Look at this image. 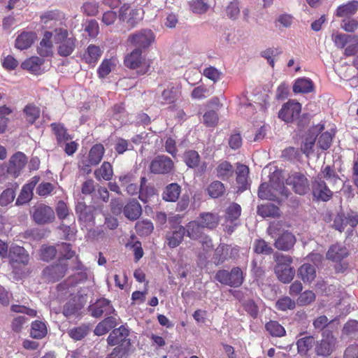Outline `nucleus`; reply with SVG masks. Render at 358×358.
<instances>
[{
  "label": "nucleus",
  "mask_w": 358,
  "mask_h": 358,
  "mask_svg": "<svg viewBox=\"0 0 358 358\" xmlns=\"http://www.w3.org/2000/svg\"><path fill=\"white\" fill-rule=\"evenodd\" d=\"M173 169V162L168 157L162 155L157 157L150 164V170L155 173H167Z\"/></svg>",
  "instance_id": "13"
},
{
  "label": "nucleus",
  "mask_w": 358,
  "mask_h": 358,
  "mask_svg": "<svg viewBox=\"0 0 358 358\" xmlns=\"http://www.w3.org/2000/svg\"><path fill=\"white\" fill-rule=\"evenodd\" d=\"M301 110V106L299 103L289 101L282 106L278 117L286 122H291L299 117Z\"/></svg>",
  "instance_id": "12"
},
{
  "label": "nucleus",
  "mask_w": 358,
  "mask_h": 358,
  "mask_svg": "<svg viewBox=\"0 0 358 358\" xmlns=\"http://www.w3.org/2000/svg\"><path fill=\"white\" fill-rule=\"evenodd\" d=\"M87 327L81 326L69 329L68 334L73 340L79 341L87 335Z\"/></svg>",
  "instance_id": "58"
},
{
  "label": "nucleus",
  "mask_w": 358,
  "mask_h": 358,
  "mask_svg": "<svg viewBox=\"0 0 358 358\" xmlns=\"http://www.w3.org/2000/svg\"><path fill=\"white\" fill-rule=\"evenodd\" d=\"M200 157L197 152L188 150L184 154V161L189 168H196L199 166Z\"/></svg>",
  "instance_id": "50"
},
{
  "label": "nucleus",
  "mask_w": 358,
  "mask_h": 358,
  "mask_svg": "<svg viewBox=\"0 0 358 358\" xmlns=\"http://www.w3.org/2000/svg\"><path fill=\"white\" fill-rule=\"evenodd\" d=\"M90 308L92 312V315L94 317L108 315L115 311V309L110 305V301L106 299H100L97 300L94 304L90 306Z\"/></svg>",
  "instance_id": "17"
},
{
  "label": "nucleus",
  "mask_w": 358,
  "mask_h": 358,
  "mask_svg": "<svg viewBox=\"0 0 358 358\" xmlns=\"http://www.w3.org/2000/svg\"><path fill=\"white\" fill-rule=\"evenodd\" d=\"M8 258L11 263L27 264L29 262V255L24 248L18 245H12L8 252Z\"/></svg>",
  "instance_id": "22"
},
{
  "label": "nucleus",
  "mask_w": 358,
  "mask_h": 358,
  "mask_svg": "<svg viewBox=\"0 0 358 358\" xmlns=\"http://www.w3.org/2000/svg\"><path fill=\"white\" fill-rule=\"evenodd\" d=\"M54 43L58 45L59 55L64 57L70 55L76 46V38L62 26L54 29Z\"/></svg>",
  "instance_id": "1"
},
{
  "label": "nucleus",
  "mask_w": 358,
  "mask_h": 358,
  "mask_svg": "<svg viewBox=\"0 0 358 358\" xmlns=\"http://www.w3.org/2000/svg\"><path fill=\"white\" fill-rule=\"evenodd\" d=\"M40 178L34 176L30 179L28 183L22 187L21 192L17 199L16 204L22 205L28 203L32 198L33 189L38 182Z\"/></svg>",
  "instance_id": "19"
},
{
  "label": "nucleus",
  "mask_w": 358,
  "mask_h": 358,
  "mask_svg": "<svg viewBox=\"0 0 358 358\" xmlns=\"http://www.w3.org/2000/svg\"><path fill=\"white\" fill-rule=\"evenodd\" d=\"M203 228L201 222H190L186 227L187 235L192 239H199L201 238Z\"/></svg>",
  "instance_id": "44"
},
{
  "label": "nucleus",
  "mask_w": 358,
  "mask_h": 358,
  "mask_svg": "<svg viewBox=\"0 0 358 358\" xmlns=\"http://www.w3.org/2000/svg\"><path fill=\"white\" fill-rule=\"evenodd\" d=\"M155 36L150 29H143L129 36V41L136 48H148L155 41Z\"/></svg>",
  "instance_id": "7"
},
{
  "label": "nucleus",
  "mask_w": 358,
  "mask_h": 358,
  "mask_svg": "<svg viewBox=\"0 0 358 358\" xmlns=\"http://www.w3.org/2000/svg\"><path fill=\"white\" fill-rule=\"evenodd\" d=\"M59 144L64 143L71 139L70 136L67 134L66 129L62 124L52 123L50 125Z\"/></svg>",
  "instance_id": "43"
},
{
  "label": "nucleus",
  "mask_w": 358,
  "mask_h": 358,
  "mask_svg": "<svg viewBox=\"0 0 358 358\" xmlns=\"http://www.w3.org/2000/svg\"><path fill=\"white\" fill-rule=\"evenodd\" d=\"M242 145V138L239 131L234 130L229 135V145L231 149L239 148Z\"/></svg>",
  "instance_id": "63"
},
{
  "label": "nucleus",
  "mask_w": 358,
  "mask_h": 358,
  "mask_svg": "<svg viewBox=\"0 0 358 358\" xmlns=\"http://www.w3.org/2000/svg\"><path fill=\"white\" fill-rule=\"evenodd\" d=\"M296 242L294 236L289 232H285L275 242V247L280 250H289Z\"/></svg>",
  "instance_id": "28"
},
{
  "label": "nucleus",
  "mask_w": 358,
  "mask_h": 358,
  "mask_svg": "<svg viewBox=\"0 0 358 358\" xmlns=\"http://www.w3.org/2000/svg\"><path fill=\"white\" fill-rule=\"evenodd\" d=\"M298 275L304 282H311L316 278L315 266L310 264H303L298 269Z\"/></svg>",
  "instance_id": "30"
},
{
  "label": "nucleus",
  "mask_w": 358,
  "mask_h": 358,
  "mask_svg": "<svg viewBox=\"0 0 358 358\" xmlns=\"http://www.w3.org/2000/svg\"><path fill=\"white\" fill-rule=\"evenodd\" d=\"M129 330L124 326L115 329L107 338L108 344L110 345H118L116 348H125L131 350L130 339L128 338Z\"/></svg>",
  "instance_id": "5"
},
{
  "label": "nucleus",
  "mask_w": 358,
  "mask_h": 358,
  "mask_svg": "<svg viewBox=\"0 0 358 358\" xmlns=\"http://www.w3.org/2000/svg\"><path fill=\"white\" fill-rule=\"evenodd\" d=\"M314 338L313 336H306L299 339L296 342L299 353L305 355L313 346Z\"/></svg>",
  "instance_id": "48"
},
{
  "label": "nucleus",
  "mask_w": 358,
  "mask_h": 358,
  "mask_svg": "<svg viewBox=\"0 0 358 358\" xmlns=\"http://www.w3.org/2000/svg\"><path fill=\"white\" fill-rule=\"evenodd\" d=\"M348 255V249L341 244L332 245L328 250L326 258L334 262H339Z\"/></svg>",
  "instance_id": "24"
},
{
  "label": "nucleus",
  "mask_w": 358,
  "mask_h": 358,
  "mask_svg": "<svg viewBox=\"0 0 358 358\" xmlns=\"http://www.w3.org/2000/svg\"><path fill=\"white\" fill-rule=\"evenodd\" d=\"M313 86L310 79L301 78L295 81L293 85V91L294 93H308L313 91Z\"/></svg>",
  "instance_id": "35"
},
{
  "label": "nucleus",
  "mask_w": 358,
  "mask_h": 358,
  "mask_svg": "<svg viewBox=\"0 0 358 358\" xmlns=\"http://www.w3.org/2000/svg\"><path fill=\"white\" fill-rule=\"evenodd\" d=\"M154 229L152 223L149 220L138 222L136 224V229L141 235L150 234Z\"/></svg>",
  "instance_id": "59"
},
{
  "label": "nucleus",
  "mask_w": 358,
  "mask_h": 358,
  "mask_svg": "<svg viewBox=\"0 0 358 358\" xmlns=\"http://www.w3.org/2000/svg\"><path fill=\"white\" fill-rule=\"evenodd\" d=\"M142 212L141 206L137 201H131L124 208V215L129 220H137Z\"/></svg>",
  "instance_id": "32"
},
{
  "label": "nucleus",
  "mask_w": 358,
  "mask_h": 358,
  "mask_svg": "<svg viewBox=\"0 0 358 358\" xmlns=\"http://www.w3.org/2000/svg\"><path fill=\"white\" fill-rule=\"evenodd\" d=\"M274 259L276 262L274 270L278 280L283 283L291 282L295 275V269L291 266L292 258L289 255L275 254Z\"/></svg>",
  "instance_id": "2"
},
{
  "label": "nucleus",
  "mask_w": 358,
  "mask_h": 358,
  "mask_svg": "<svg viewBox=\"0 0 358 358\" xmlns=\"http://www.w3.org/2000/svg\"><path fill=\"white\" fill-rule=\"evenodd\" d=\"M278 194H281L287 198L289 191L283 184L274 182L273 178L271 180L270 184L262 183L259 188L258 195L262 199L275 201Z\"/></svg>",
  "instance_id": "3"
},
{
  "label": "nucleus",
  "mask_w": 358,
  "mask_h": 358,
  "mask_svg": "<svg viewBox=\"0 0 358 358\" xmlns=\"http://www.w3.org/2000/svg\"><path fill=\"white\" fill-rule=\"evenodd\" d=\"M253 249L257 254L270 255L273 252V248L263 239L256 241Z\"/></svg>",
  "instance_id": "53"
},
{
  "label": "nucleus",
  "mask_w": 358,
  "mask_h": 358,
  "mask_svg": "<svg viewBox=\"0 0 358 358\" xmlns=\"http://www.w3.org/2000/svg\"><path fill=\"white\" fill-rule=\"evenodd\" d=\"M43 60L38 57H31L24 61L21 66L23 69H26L34 73H39Z\"/></svg>",
  "instance_id": "36"
},
{
  "label": "nucleus",
  "mask_w": 358,
  "mask_h": 358,
  "mask_svg": "<svg viewBox=\"0 0 358 358\" xmlns=\"http://www.w3.org/2000/svg\"><path fill=\"white\" fill-rule=\"evenodd\" d=\"M15 193L13 189L8 188L5 189L0 195V205L2 206H7L13 201Z\"/></svg>",
  "instance_id": "62"
},
{
  "label": "nucleus",
  "mask_w": 358,
  "mask_h": 358,
  "mask_svg": "<svg viewBox=\"0 0 358 358\" xmlns=\"http://www.w3.org/2000/svg\"><path fill=\"white\" fill-rule=\"evenodd\" d=\"M279 52L278 50L274 48H268L264 50H262L260 53V55L266 59L268 64L271 66L274 67L275 66V57L278 56Z\"/></svg>",
  "instance_id": "57"
},
{
  "label": "nucleus",
  "mask_w": 358,
  "mask_h": 358,
  "mask_svg": "<svg viewBox=\"0 0 358 358\" xmlns=\"http://www.w3.org/2000/svg\"><path fill=\"white\" fill-rule=\"evenodd\" d=\"M332 135L326 131L320 136L317 141V145L321 150H326L330 147Z\"/></svg>",
  "instance_id": "64"
},
{
  "label": "nucleus",
  "mask_w": 358,
  "mask_h": 358,
  "mask_svg": "<svg viewBox=\"0 0 358 358\" xmlns=\"http://www.w3.org/2000/svg\"><path fill=\"white\" fill-rule=\"evenodd\" d=\"M66 267L67 264L64 262L63 259H59V264L47 267L43 271V275L48 280L55 282L64 276L67 270Z\"/></svg>",
  "instance_id": "16"
},
{
  "label": "nucleus",
  "mask_w": 358,
  "mask_h": 358,
  "mask_svg": "<svg viewBox=\"0 0 358 358\" xmlns=\"http://www.w3.org/2000/svg\"><path fill=\"white\" fill-rule=\"evenodd\" d=\"M76 272L73 275L76 282H82L91 278L92 275L90 272L87 271L86 268H84L82 264L77 262L76 266L75 267Z\"/></svg>",
  "instance_id": "51"
},
{
  "label": "nucleus",
  "mask_w": 358,
  "mask_h": 358,
  "mask_svg": "<svg viewBox=\"0 0 358 358\" xmlns=\"http://www.w3.org/2000/svg\"><path fill=\"white\" fill-rule=\"evenodd\" d=\"M179 96V88L178 86L172 85H168L167 88L164 90L162 94L163 103H171L174 102Z\"/></svg>",
  "instance_id": "40"
},
{
  "label": "nucleus",
  "mask_w": 358,
  "mask_h": 358,
  "mask_svg": "<svg viewBox=\"0 0 358 358\" xmlns=\"http://www.w3.org/2000/svg\"><path fill=\"white\" fill-rule=\"evenodd\" d=\"M257 213L263 217H275L280 215L279 208L271 203L259 206Z\"/></svg>",
  "instance_id": "41"
},
{
  "label": "nucleus",
  "mask_w": 358,
  "mask_h": 358,
  "mask_svg": "<svg viewBox=\"0 0 358 358\" xmlns=\"http://www.w3.org/2000/svg\"><path fill=\"white\" fill-rule=\"evenodd\" d=\"M120 19L127 22L129 25L133 27L141 19L140 10L131 9L129 7L124 5L120 8Z\"/></svg>",
  "instance_id": "23"
},
{
  "label": "nucleus",
  "mask_w": 358,
  "mask_h": 358,
  "mask_svg": "<svg viewBox=\"0 0 358 358\" xmlns=\"http://www.w3.org/2000/svg\"><path fill=\"white\" fill-rule=\"evenodd\" d=\"M24 113L27 121L33 124L39 117L41 111L38 107L29 104L24 108Z\"/></svg>",
  "instance_id": "49"
},
{
  "label": "nucleus",
  "mask_w": 358,
  "mask_h": 358,
  "mask_svg": "<svg viewBox=\"0 0 358 358\" xmlns=\"http://www.w3.org/2000/svg\"><path fill=\"white\" fill-rule=\"evenodd\" d=\"M57 251L62 257L61 259H63L64 262H66L67 259H71L75 255V252L71 250L70 245L65 243L58 245Z\"/></svg>",
  "instance_id": "55"
},
{
  "label": "nucleus",
  "mask_w": 358,
  "mask_h": 358,
  "mask_svg": "<svg viewBox=\"0 0 358 358\" xmlns=\"http://www.w3.org/2000/svg\"><path fill=\"white\" fill-rule=\"evenodd\" d=\"M210 94L209 89L205 85H199L194 87L191 93V98L196 100H201L207 98Z\"/></svg>",
  "instance_id": "54"
},
{
  "label": "nucleus",
  "mask_w": 358,
  "mask_h": 358,
  "mask_svg": "<svg viewBox=\"0 0 358 358\" xmlns=\"http://www.w3.org/2000/svg\"><path fill=\"white\" fill-rule=\"evenodd\" d=\"M117 324V320L115 317H108L96 327L94 334L102 336Z\"/></svg>",
  "instance_id": "33"
},
{
  "label": "nucleus",
  "mask_w": 358,
  "mask_h": 358,
  "mask_svg": "<svg viewBox=\"0 0 358 358\" xmlns=\"http://www.w3.org/2000/svg\"><path fill=\"white\" fill-rule=\"evenodd\" d=\"M191 10L196 14L205 13L209 8V6L204 0H192L189 3Z\"/></svg>",
  "instance_id": "52"
},
{
  "label": "nucleus",
  "mask_w": 358,
  "mask_h": 358,
  "mask_svg": "<svg viewBox=\"0 0 358 358\" xmlns=\"http://www.w3.org/2000/svg\"><path fill=\"white\" fill-rule=\"evenodd\" d=\"M316 177H321V180H326L334 188L338 183L341 182L339 176L335 170L330 166H322L320 173Z\"/></svg>",
  "instance_id": "29"
},
{
  "label": "nucleus",
  "mask_w": 358,
  "mask_h": 358,
  "mask_svg": "<svg viewBox=\"0 0 358 358\" xmlns=\"http://www.w3.org/2000/svg\"><path fill=\"white\" fill-rule=\"evenodd\" d=\"M64 18V14L59 10H50L43 13L41 15V22L45 24L47 27L50 24V27L53 25L54 29L59 27L58 25H61L62 20Z\"/></svg>",
  "instance_id": "25"
},
{
  "label": "nucleus",
  "mask_w": 358,
  "mask_h": 358,
  "mask_svg": "<svg viewBox=\"0 0 358 358\" xmlns=\"http://www.w3.org/2000/svg\"><path fill=\"white\" fill-rule=\"evenodd\" d=\"M266 331L275 337H282L286 334L285 328L276 321H270L265 325Z\"/></svg>",
  "instance_id": "45"
},
{
  "label": "nucleus",
  "mask_w": 358,
  "mask_h": 358,
  "mask_svg": "<svg viewBox=\"0 0 358 358\" xmlns=\"http://www.w3.org/2000/svg\"><path fill=\"white\" fill-rule=\"evenodd\" d=\"M102 50L99 46L90 45L84 54V59L88 64H95L100 58Z\"/></svg>",
  "instance_id": "39"
},
{
  "label": "nucleus",
  "mask_w": 358,
  "mask_h": 358,
  "mask_svg": "<svg viewBox=\"0 0 358 358\" xmlns=\"http://www.w3.org/2000/svg\"><path fill=\"white\" fill-rule=\"evenodd\" d=\"M185 232L182 226L174 227L166 234L167 244L170 248H176L182 242Z\"/></svg>",
  "instance_id": "26"
},
{
  "label": "nucleus",
  "mask_w": 358,
  "mask_h": 358,
  "mask_svg": "<svg viewBox=\"0 0 358 358\" xmlns=\"http://www.w3.org/2000/svg\"><path fill=\"white\" fill-rule=\"evenodd\" d=\"M249 169L247 166L239 164L236 169V183L238 185V191L243 192L248 187V176Z\"/></svg>",
  "instance_id": "27"
},
{
  "label": "nucleus",
  "mask_w": 358,
  "mask_h": 358,
  "mask_svg": "<svg viewBox=\"0 0 358 358\" xmlns=\"http://www.w3.org/2000/svg\"><path fill=\"white\" fill-rule=\"evenodd\" d=\"M336 338L330 331H324L322 338L315 345V353L319 356L330 355L336 349Z\"/></svg>",
  "instance_id": "6"
},
{
  "label": "nucleus",
  "mask_w": 358,
  "mask_h": 358,
  "mask_svg": "<svg viewBox=\"0 0 358 358\" xmlns=\"http://www.w3.org/2000/svg\"><path fill=\"white\" fill-rule=\"evenodd\" d=\"M113 174V171L111 164L106 162L94 172L95 178L97 180L103 179L105 180H109L111 179Z\"/></svg>",
  "instance_id": "42"
},
{
  "label": "nucleus",
  "mask_w": 358,
  "mask_h": 358,
  "mask_svg": "<svg viewBox=\"0 0 358 358\" xmlns=\"http://www.w3.org/2000/svg\"><path fill=\"white\" fill-rule=\"evenodd\" d=\"M352 37L350 35L341 34H333L332 36L333 41L338 48H343L345 45L351 43Z\"/></svg>",
  "instance_id": "60"
},
{
  "label": "nucleus",
  "mask_w": 358,
  "mask_h": 358,
  "mask_svg": "<svg viewBox=\"0 0 358 358\" xmlns=\"http://www.w3.org/2000/svg\"><path fill=\"white\" fill-rule=\"evenodd\" d=\"M312 192L315 198L323 201H329L333 196V191L324 180H321V177H315L312 180Z\"/></svg>",
  "instance_id": "10"
},
{
  "label": "nucleus",
  "mask_w": 358,
  "mask_h": 358,
  "mask_svg": "<svg viewBox=\"0 0 358 358\" xmlns=\"http://www.w3.org/2000/svg\"><path fill=\"white\" fill-rule=\"evenodd\" d=\"M358 9V1L353 0L338 7L336 16L339 17H349L355 15Z\"/></svg>",
  "instance_id": "31"
},
{
  "label": "nucleus",
  "mask_w": 358,
  "mask_h": 358,
  "mask_svg": "<svg viewBox=\"0 0 358 358\" xmlns=\"http://www.w3.org/2000/svg\"><path fill=\"white\" fill-rule=\"evenodd\" d=\"M37 36L33 31H23L19 34L15 41V48L20 50H27L31 46Z\"/></svg>",
  "instance_id": "21"
},
{
  "label": "nucleus",
  "mask_w": 358,
  "mask_h": 358,
  "mask_svg": "<svg viewBox=\"0 0 358 358\" xmlns=\"http://www.w3.org/2000/svg\"><path fill=\"white\" fill-rule=\"evenodd\" d=\"M54 43V29L52 31H46L43 34V38L38 46V52L42 57H48L52 53Z\"/></svg>",
  "instance_id": "20"
},
{
  "label": "nucleus",
  "mask_w": 358,
  "mask_h": 358,
  "mask_svg": "<svg viewBox=\"0 0 358 358\" xmlns=\"http://www.w3.org/2000/svg\"><path fill=\"white\" fill-rule=\"evenodd\" d=\"M276 308L283 311L292 310L295 308V303L289 297L285 296L277 301Z\"/></svg>",
  "instance_id": "61"
},
{
  "label": "nucleus",
  "mask_w": 358,
  "mask_h": 358,
  "mask_svg": "<svg viewBox=\"0 0 358 358\" xmlns=\"http://www.w3.org/2000/svg\"><path fill=\"white\" fill-rule=\"evenodd\" d=\"M241 213V208L236 203H230L225 209V230L231 234L234 229L239 224V217Z\"/></svg>",
  "instance_id": "8"
},
{
  "label": "nucleus",
  "mask_w": 358,
  "mask_h": 358,
  "mask_svg": "<svg viewBox=\"0 0 358 358\" xmlns=\"http://www.w3.org/2000/svg\"><path fill=\"white\" fill-rule=\"evenodd\" d=\"M125 65L133 69H137L139 74H145L149 69L150 63L146 59L142 56L141 50L136 48L124 60Z\"/></svg>",
  "instance_id": "4"
},
{
  "label": "nucleus",
  "mask_w": 358,
  "mask_h": 358,
  "mask_svg": "<svg viewBox=\"0 0 358 358\" xmlns=\"http://www.w3.org/2000/svg\"><path fill=\"white\" fill-rule=\"evenodd\" d=\"M116 59L103 60L98 69V73L99 77L104 78L108 75L116 66Z\"/></svg>",
  "instance_id": "47"
},
{
  "label": "nucleus",
  "mask_w": 358,
  "mask_h": 358,
  "mask_svg": "<svg viewBox=\"0 0 358 358\" xmlns=\"http://www.w3.org/2000/svg\"><path fill=\"white\" fill-rule=\"evenodd\" d=\"M180 194V187L177 183L169 185L163 193V199L166 201L175 202Z\"/></svg>",
  "instance_id": "37"
},
{
  "label": "nucleus",
  "mask_w": 358,
  "mask_h": 358,
  "mask_svg": "<svg viewBox=\"0 0 358 358\" xmlns=\"http://www.w3.org/2000/svg\"><path fill=\"white\" fill-rule=\"evenodd\" d=\"M243 280V272L240 268H234L231 272L225 276V284L231 287L240 286Z\"/></svg>",
  "instance_id": "34"
},
{
  "label": "nucleus",
  "mask_w": 358,
  "mask_h": 358,
  "mask_svg": "<svg viewBox=\"0 0 358 358\" xmlns=\"http://www.w3.org/2000/svg\"><path fill=\"white\" fill-rule=\"evenodd\" d=\"M286 183L291 186L296 194L300 195L305 194L309 189V182L307 178L299 172L291 173L286 179Z\"/></svg>",
  "instance_id": "9"
},
{
  "label": "nucleus",
  "mask_w": 358,
  "mask_h": 358,
  "mask_svg": "<svg viewBox=\"0 0 358 358\" xmlns=\"http://www.w3.org/2000/svg\"><path fill=\"white\" fill-rule=\"evenodd\" d=\"M81 10L88 16H94L98 13L99 6L94 1H87L83 4Z\"/></svg>",
  "instance_id": "56"
},
{
  "label": "nucleus",
  "mask_w": 358,
  "mask_h": 358,
  "mask_svg": "<svg viewBox=\"0 0 358 358\" xmlns=\"http://www.w3.org/2000/svg\"><path fill=\"white\" fill-rule=\"evenodd\" d=\"M33 218L38 224H45L52 222L55 219V213L52 208L40 205L34 208Z\"/></svg>",
  "instance_id": "15"
},
{
  "label": "nucleus",
  "mask_w": 358,
  "mask_h": 358,
  "mask_svg": "<svg viewBox=\"0 0 358 358\" xmlns=\"http://www.w3.org/2000/svg\"><path fill=\"white\" fill-rule=\"evenodd\" d=\"M324 129L323 124H317L309 129L308 133L305 138L303 145L301 147V150L306 156H309L313 152V148L315 146V142L319 133Z\"/></svg>",
  "instance_id": "14"
},
{
  "label": "nucleus",
  "mask_w": 358,
  "mask_h": 358,
  "mask_svg": "<svg viewBox=\"0 0 358 358\" xmlns=\"http://www.w3.org/2000/svg\"><path fill=\"white\" fill-rule=\"evenodd\" d=\"M27 162V159L24 154L20 152L15 153L10 157L9 160L8 172L15 177L17 176L20 174L21 170L26 165Z\"/></svg>",
  "instance_id": "18"
},
{
  "label": "nucleus",
  "mask_w": 358,
  "mask_h": 358,
  "mask_svg": "<svg viewBox=\"0 0 358 358\" xmlns=\"http://www.w3.org/2000/svg\"><path fill=\"white\" fill-rule=\"evenodd\" d=\"M47 327L45 324L39 320H36L31 323L30 335L36 339H41L47 334Z\"/></svg>",
  "instance_id": "38"
},
{
  "label": "nucleus",
  "mask_w": 358,
  "mask_h": 358,
  "mask_svg": "<svg viewBox=\"0 0 358 358\" xmlns=\"http://www.w3.org/2000/svg\"><path fill=\"white\" fill-rule=\"evenodd\" d=\"M199 222L201 223L203 227L213 229L217 225L218 218L212 213H203L201 215Z\"/></svg>",
  "instance_id": "46"
},
{
  "label": "nucleus",
  "mask_w": 358,
  "mask_h": 358,
  "mask_svg": "<svg viewBox=\"0 0 358 358\" xmlns=\"http://www.w3.org/2000/svg\"><path fill=\"white\" fill-rule=\"evenodd\" d=\"M104 148L101 144L94 145L89 153L88 160H82L80 162L79 166L82 170H84L87 173L91 171L90 166L98 164L103 155Z\"/></svg>",
  "instance_id": "11"
}]
</instances>
